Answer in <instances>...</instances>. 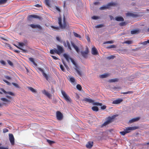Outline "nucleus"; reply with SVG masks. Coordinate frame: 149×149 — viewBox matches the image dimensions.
<instances>
[{"label": "nucleus", "mask_w": 149, "mask_h": 149, "mask_svg": "<svg viewBox=\"0 0 149 149\" xmlns=\"http://www.w3.org/2000/svg\"><path fill=\"white\" fill-rule=\"evenodd\" d=\"M16 46V47H17L18 48V49H21V50H22V51H23V52H25V53H26V52H27V51H27V50H26L24 49H22V48H21V47H18V46Z\"/></svg>", "instance_id": "obj_44"}, {"label": "nucleus", "mask_w": 149, "mask_h": 149, "mask_svg": "<svg viewBox=\"0 0 149 149\" xmlns=\"http://www.w3.org/2000/svg\"><path fill=\"white\" fill-rule=\"evenodd\" d=\"M110 76V74L107 73H105L102 75H99V77L100 78L103 79L108 77Z\"/></svg>", "instance_id": "obj_23"}, {"label": "nucleus", "mask_w": 149, "mask_h": 149, "mask_svg": "<svg viewBox=\"0 0 149 149\" xmlns=\"http://www.w3.org/2000/svg\"><path fill=\"white\" fill-rule=\"evenodd\" d=\"M8 130L6 129H4L3 130V132L4 133H5L6 132H8Z\"/></svg>", "instance_id": "obj_58"}, {"label": "nucleus", "mask_w": 149, "mask_h": 149, "mask_svg": "<svg viewBox=\"0 0 149 149\" xmlns=\"http://www.w3.org/2000/svg\"><path fill=\"white\" fill-rule=\"evenodd\" d=\"M66 43H67V47H68V49H70V50H71L72 48L70 46V43H69V42L68 40H67L66 41Z\"/></svg>", "instance_id": "obj_32"}, {"label": "nucleus", "mask_w": 149, "mask_h": 149, "mask_svg": "<svg viewBox=\"0 0 149 149\" xmlns=\"http://www.w3.org/2000/svg\"><path fill=\"white\" fill-rule=\"evenodd\" d=\"M8 0H0V5L5 3Z\"/></svg>", "instance_id": "obj_37"}, {"label": "nucleus", "mask_w": 149, "mask_h": 149, "mask_svg": "<svg viewBox=\"0 0 149 149\" xmlns=\"http://www.w3.org/2000/svg\"><path fill=\"white\" fill-rule=\"evenodd\" d=\"M115 57V56L114 55H111L107 57V59L110 60L111 59H113Z\"/></svg>", "instance_id": "obj_39"}, {"label": "nucleus", "mask_w": 149, "mask_h": 149, "mask_svg": "<svg viewBox=\"0 0 149 149\" xmlns=\"http://www.w3.org/2000/svg\"><path fill=\"white\" fill-rule=\"evenodd\" d=\"M9 139L12 145H14L15 143V139L12 134H9Z\"/></svg>", "instance_id": "obj_11"}, {"label": "nucleus", "mask_w": 149, "mask_h": 149, "mask_svg": "<svg viewBox=\"0 0 149 149\" xmlns=\"http://www.w3.org/2000/svg\"><path fill=\"white\" fill-rule=\"evenodd\" d=\"M89 51L88 48L86 47L85 51H82L81 52V54L82 56L85 58H87L88 57V55Z\"/></svg>", "instance_id": "obj_6"}, {"label": "nucleus", "mask_w": 149, "mask_h": 149, "mask_svg": "<svg viewBox=\"0 0 149 149\" xmlns=\"http://www.w3.org/2000/svg\"><path fill=\"white\" fill-rule=\"evenodd\" d=\"M113 42H114V41H113L111 40V41H109L105 42L103 43V44H107V43L112 44V43H113Z\"/></svg>", "instance_id": "obj_43"}, {"label": "nucleus", "mask_w": 149, "mask_h": 149, "mask_svg": "<svg viewBox=\"0 0 149 149\" xmlns=\"http://www.w3.org/2000/svg\"><path fill=\"white\" fill-rule=\"evenodd\" d=\"M37 68L42 72L43 76L45 77L47 80H48V77L47 75L45 74L43 70L41 68Z\"/></svg>", "instance_id": "obj_17"}, {"label": "nucleus", "mask_w": 149, "mask_h": 149, "mask_svg": "<svg viewBox=\"0 0 149 149\" xmlns=\"http://www.w3.org/2000/svg\"><path fill=\"white\" fill-rule=\"evenodd\" d=\"M31 18H37L39 19H41L42 18L41 17L36 15H31L28 16V19L29 20H30V19Z\"/></svg>", "instance_id": "obj_21"}, {"label": "nucleus", "mask_w": 149, "mask_h": 149, "mask_svg": "<svg viewBox=\"0 0 149 149\" xmlns=\"http://www.w3.org/2000/svg\"><path fill=\"white\" fill-rule=\"evenodd\" d=\"M0 90L2 91L5 94H8L9 95L13 96H15V94L11 91H8L6 92V91H5L3 88H0Z\"/></svg>", "instance_id": "obj_14"}, {"label": "nucleus", "mask_w": 149, "mask_h": 149, "mask_svg": "<svg viewBox=\"0 0 149 149\" xmlns=\"http://www.w3.org/2000/svg\"><path fill=\"white\" fill-rule=\"evenodd\" d=\"M133 92L132 91H129L127 92H123V93H121V94H127L128 93H133Z\"/></svg>", "instance_id": "obj_48"}, {"label": "nucleus", "mask_w": 149, "mask_h": 149, "mask_svg": "<svg viewBox=\"0 0 149 149\" xmlns=\"http://www.w3.org/2000/svg\"><path fill=\"white\" fill-rule=\"evenodd\" d=\"M61 92L65 100L68 103H71V99L65 92L63 90H61Z\"/></svg>", "instance_id": "obj_4"}, {"label": "nucleus", "mask_w": 149, "mask_h": 149, "mask_svg": "<svg viewBox=\"0 0 149 149\" xmlns=\"http://www.w3.org/2000/svg\"><path fill=\"white\" fill-rule=\"evenodd\" d=\"M92 110L95 111H99V108H98L96 106H93L92 108Z\"/></svg>", "instance_id": "obj_31"}, {"label": "nucleus", "mask_w": 149, "mask_h": 149, "mask_svg": "<svg viewBox=\"0 0 149 149\" xmlns=\"http://www.w3.org/2000/svg\"><path fill=\"white\" fill-rule=\"evenodd\" d=\"M58 50L59 53V55L64 52L65 51L62 47L61 46L59 45H57Z\"/></svg>", "instance_id": "obj_15"}, {"label": "nucleus", "mask_w": 149, "mask_h": 149, "mask_svg": "<svg viewBox=\"0 0 149 149\" xmlns=\"http://www.w3.org/2000/svg\"><path fill=\"white\" fill-rule=\"evenodd\" d=\"M45 3L48 6H50V4L49 3V0H45Z\"/></svg>", "instance_id": "obj_49"}, {"label": "nucleus", "mask_w": 149, "mask_h": 149, "mask_svg": "<svg viewBox=\"0 0 149 149\" xmlns=\"http://www.w3.org/2000/svg\"><path fill=\"white\" fill-rule=\"evenodd\" d=\"M65 20V18L64 15L63 18V22L61 17H60L58 18V23L60 28L62 29H65L67 26Z\"/></svg>", "instance_id": "obj_1"}, {"label": "nucleus", "mask_w": 149, "mask_h": 149, "mask_svg": "<svg viewBox=\"0 0 149 149\" xmlns=\"http://www.w3.org/2000/svg\"><path fill=\"white\" fill-rule=\"evenodd\" d=\"M147 41H145L143 42H141V44H143L144 45H147Z\"/></svg>", "instance_id": "obj_63"}, {"label": "nucleus", "mask_w": 149, "mask_h": 149, "mask_svg": "<svg viewBox=\"0 0 149 149\" xmlns=\"http://www.w3.org/2000/svg\"><path fill=\"white\" fill-rule=\"evenodd\" d=\"M126 24H127L125 22H123L120 23L119 25L120 26H123L125 25H126Z\"/></svg>", "instance_id": "obj_45"}, {"label": "nucleus", "mask_w": 149, "mask_h": 149, "mask_svg": "<svg viewBox=\"0 0 149 149\" xmlns=\"http://www.w3.org/2000/svg\"><path fill=\"white\" fill-rule=\"evenodd\" d=\"M109 8L111 6H117L118 5V4L116 2H111L108 3Z\"/></svg>", "instance_id": "obj_22"}, {"label": "nucleus", "mask_w": 149, "mask_h": 149, "mask_svg": "<svg viewBox=\"0 0 149 149\" xmlns=\"http://www.w3.org/2000/svg\"><path fill=\"white\" fill-rule=\"evenodd\" d=\"M12 84L16 88H20V87L18 84L13 82L12 83Z\"/></svg>", "instance_id": "obj_35"}, {"label": "nucleus", "mask_w": 149, "mask_h": 149, "mask_svg": "<svg viewBox=\"0 0 149 149\" xmlns=\"http://www.w3.org/2000/svg\"><path fill=\"white\" fill-rule=\"evenodd\" d=\"M74 69L76 70V72H77L78 74L79 75L81 76V73L79 70V68H78V67H77V68H74Z\"/></svg>", "instance_id": "obj_33"}, {"label": "nucleus", "mask_w": 149, "mask_h": 149, "mask_svg": "<svg viewBox=\"0 0 149 149\" xmlns=\"http://www.w3.org/2000/svg\"><path fill=\"white\" fill-rule=\"evenodd\" d=\"M86 38L88 42H90V38L89 36H86Z\"/></svg>", "instance_id": "obj_60"}, {"label": "nucleus", "mask_w": 149, "mask_h": 149, "mask_svg": "<svg viewBox=\"0 0 149 149\" xmlns=\"http://www.w3.org/2000/svg\"><path fill=\"white\" fill-rule=\"evenodd\" d=\"M101 106V109L102 110H104V109H105L107 107L105 105H104L102 106V105Z\"/></svg>", "instance_id": "obj_51"}, {"label": "nucleus", "mask_w": 149, "mask_h": 149, "mask_svg": "<svg viewBox=\"0 0 149 149\" xmlns=\"http://www.w3.org/2000/svg\"><path fill=\"white\" fill-rule=\"evenodd\" d=\"M115 117L116 116L114 115L111 117H108L107 118V120L102 125V126H105L111 123L113 121Z\"/></svg>", "instance_id": "obj_3"}, {"label": "nucleus", "mask_w": 149, "mask_h": 149, "mask_svg": "<svg viewBox=\"0 0 149 149\" xmlns=\"http://www.w3.org/2000/svg\"><path fill=\"white\" fill-rule=\"evenodd\" d=\"M4 77L6 79L8 80H10L11 79V78L8 76L5 75L4 76Z\"/></svg>", "instance_id": "obj_53"}, {"label": "nucleus", "mask_w": 149, "mask_h": 149, "mask_svg": "<svg viewBox=\"0 0 149 149\" xmlns=\"http://www.w3.org/2000/svg\"><path fill=\"white\" fill-rule=\"evenodd\" d=\"M118 79L116 78L113 79H109L108 81L110 83L115 82L118 81Z\"/></svg>", "instance_id": "obj_30"}, {"label": "nucleus", "mask_w": 149, "mask_h": 149, "mask_svg": "<svg viewBox=\"0 0 149 149\" xmlns=\"http://www.w3.org/2000/svg\"><path fill=\"white\" fill-rule=\"evenodd\" d=\"M0 63L2 64L5 65L6 64V62L3 60H1L0 61Z\"/></svg>", "instance_id": "obj_54"}, {"label": "nucleus", "mask_w": 149, "mask_h": 149, "mask_svg": "<svg viewBox=\"0 0 149 149\" xmlns=\"http://www.w3.org/2000/svg\"><path fill=\"white\" fill-rule=\"evenodd\" d=\"M83 101L88 102L89 103H92L93 105L95 106H101L102 105V103H100L98 102H95V101L94 100H92L88 98H84L83 99Z\"/></svg>", "instance_id": "obj_2"}, {"label": "nucleus", "mask_w": 149, "mask_h": 149, "mask_svg": "<svg viewBox=\"0 0 149 149\" xmlns=\"http://www.w3.org/2000/svg\"><path fill=\"white\" fill-rule=\"evenodd\" d=\"M1 100L4 102L3 103V104L4 105L10 103L11 102L10 100L5 98H1Z\"/></svg>", "instance_id": "obj_13"}, {"label": "nucleus", "mask_w": 149, "mask_h": 149, "mask_svg": "<svg viewBox=\"0 0 149 149\" xmlns=\"http://www.w3.org/2000/svg\"><path fill=\"white\" fill-rule=\"evenodd\" d=\"M123 101V100L121 99H118L117 100H114L112 103L113 104H118Z\"/></svg>", "instance_id": "obj_20"}, {"label": "nucleus", "mask_w": 149, "mask_h": 149, "mask_svg": "<svg viewBox=\"0 0 149 149\" xmlns=\"http://www.w3.org/2000/svg\"><path fill=\"white\" fill-rule=\"evenodd\" d=\"M60 67L61 69V70L62 71H63V72L65 71V68H64L63 66L62 65H60Z\"/></svg>", "instance_id": "obj_50"}, {"label": "nucleus", "mask_w": 149, "mask_h": 149, "mask_svg": "<svg viewBox=\"0 0 149 149\" xmlns=\"http://www.w3.org/2000/svg\"><path fill=\"white\" fill-rule=\"evenodd\" d=\"M63 56L68 62H69V60H70L72 63L74 65L75 68H77V65L76 62L72 58L70 57L68 54H64Z\"/></svg>", "instance_id": "obj_5"}, {"label": "nucleus", "mask_w": 149, "mask_h": 149, "mask_svg": "<svg viewBox=\"0 0 149 149\" xmlns=\"http://www.w3.org/2000/svg\"><path fill=\"white\" fill-rule=\"evenodd\" d=\"M68 77L69 78V80L72 83V84L75 85L77 83L75 81L74 78L73 77H72L70 76H69Z\"/></svg>", "instance_id": "obj_26"}, {"label": "nucleus", "mask_w": 149, "mask_h": 149, "mask_svg": "<svg viewBox=\"0 0 149 149\" xmlns=\"http://www.w3.org/2000/svg\"><path fill=\"white\" fill-rule=\"evenodd\" d=\"M115 20L117 21H123L124 18L121 16L116 17L115 18Z\"/></svg>", "instance_id": "obj_28"}, {"label": "nucleus", "mask_w": 149, "mask_h": 149, "mask_svg": "<svg viewBox=\"0 0 149 149\" xmlns=\"http://www.w3.org/2000/svg\"><path fill=\"white\" fill-rule=\"evenodd\" d=\"M3 81L5 82L8 85H9V86L10 85H11L10 83V82H8V81H7L6 80H5V79H3Z\"/></svg>", "instance_id": "obj_47"}, {"label": "nucleus", "mask_w": 149, "mask_h": 149, "mask_svg": "<svg viewBox=\"0 0 149 149\" xmlns=\"http://www.w3.org/2000/svg\"><path fill=\"white\" fill-rule=\"evenodd\" d=\"M71 43L72 46L74 48L76 52L78 53L79 52V50L78 47L76 46L74 43L72 42L71 41Z\"/></svg>", "instance_id": "obj_25"}, {"label": "nucleus", "mask_w": 149, "mask_h": 149, "mask_svg": "<svg viewBox=\"0 0 149 149\" xmlns=\"http://www.w3.org/2000/svg\"><path fill=\"white\" fill-rule=\"evenodd\" d=\"M109 6L108 4H107L106 5H104L103 6L100 7V10H104L106 9H109Z\"/></svg>", "instance_id": "obj_27"}, {"label": "nucleus", "mask_w": 149, "mask_h": 149, "mask_svg": "<svg viewBox=\"0 0 149 149\" xmlns=\"http://www.w3.org/2000/svg\"><path fill=\"white\" fill-rule=\"evenodd\" d=\"M77 88L79 91H81L82 87L80 84H77L76 86Z\"/></svg>", "instance_id": "obj_41"}, {"label": "nucleus", "mask_w": 149, "mask_h": 149, "mask_svg": "<svg viewBox=\"0 0 149 149\" xmlns=\"http://www.w3.org/2000/svg\"><path fill=\"white\" fill-rule=\"evenodd\" d=\"M104 24H100L95 26V28H100L102 27H104Z\"/></svg>", "instance_id": "obj_34"}, {"label": "nucleus", "mask_w": 149, "mask_h": 149, "mask_svg": "<svg viewBox=\"0 0 149 149\" xmlns=\"http://www.w3.org/2000/svg\"><path fill=\"white\" fill-rule=\"evenodd\" d=\"M56 117L57 119L58 120H61L63 117V114L60 111H57L56 113Z\"/></svg>", "instance_id": "obj_7"}, {"label": "nucleus", "mask_w": 149, "mask_h": 149, "mask_svg": "<svg viewBox=\"0 0 149 149\" xmlns=\"http://www.w3.org/2000/svg\"><path fill=\"white\" fill-rule=\"evenodd\" d=\"M28 88L30 90L32 93H37L36 90L31 87H28Z\"/></svg>", "instance_id": "obj_29"}, {"label": "nucleus", "mask_w": 149, "mask_h": 149, "mask_svg": "<svg viewBox=\"0 0 149 149\" xmlns=\"http://www.w3.org/2000/svg\"><path fill=\"white\" fill-rule=\"evenodd\" d=\"M132 43V41L131 40H128L125 41L123 43H126L128 44H130Z\"/></svg>", "instance_id": "obj_40"}, {"label": "nucleus", "mask_w": 149, "mask_h": 149, "mask_svg": "<svg viewBox=\"0 0 149 149\" xmlns=\"http://www.w3.org/2000/svg\"><path fill=\"white\" fill-rule=\"evenodd\" d=\"M51 27L56 30H58L59 28L58 27H56L54 26H52Z\"/></svg>", "instance_id": "obj_55"}, {"label": "nucleus", "mask_w": 149, "mask_h": 149, "mask_svg": "<svg viewBox=\"0 0 149 149\" xmlns=\"http://www.w3.org/2000/svg\"><path fill=\"white\" fill-rule=\"evenodd\" d=\"M30 27L33 29H37L41 30H42V28L40 25L39 24H31L29 25Z\"/></svg>", "instance_id": "obj_8"}, {"label": "nucleus", "mask_w": 149, "mask_h": 149, "mask_svg": "<svg viewBox=\"0 0 149 149\" xmlns=\"http://www.w3.org/2000/svg\"><path fill=\"white\" fill-rule=\"evenodd\" d=\"M92 18L93 19H99V17L95 16H93L92 17Z\"/></svg>", "instance_id": "obj_52"}, {"label": "nucleus", "mask_w": 149, "mask_h": 149, "mask_svg": "<svg viewBox=\"0 0 149 149\" xmlns=\"http://www.w3.org/2000/svg\"><path fill=\"white\" fill-rule=\"evenodd\" d=\"M56 40L60 42H62V41L61 40V38H59L58 37H56Z\"/></svg>", "instance_id": "obj_57"}, {"label": "nucleus", "mask_w": 149, "mask_h": 149, "mask_svg": "<svg viewBox=\"0 0 149 149\" xmlns=\"http://www.w3.org/2000/svg\"><path fill=\"white\" fill-rule=\"evenodd\" d=\"M42 93L47 96L49 98L51 99L52 96V95L45 90L42 91Z\"/></svg>", "instance_id": "obj_12"}, {"label": "nucleus", "mask_w": 149, "mask_h": 149, "mask_svg": "<svg viewBox=\"0 0 149 149\" xmlns=\"http://www.w3.org/2000/svg\"><path fill=\"white\" fill-rule=\"evenodd\" d=\"M138 128L136 127H127L126 128V130H125L126 132L127 133H130L131 132V131L135 130L137 129Z\"/></svg>", "instance_id": "obj_10"}, {"label": "nucleus", "mask_w": 149, "mask_h": 149, "mask_svg": "<svg viewBox=\"0 0 149 149\" xmlns=\"http://www.w3.org/2000/svg\"><path fill=\"white\" fill-rule=\"evenodd\" d=\"M6 97H7V98H8V99H11L12 98V97L11 96H9V95H6Z\"/></svg>", "instance_id": "obj_64"}, {"label": "nucleus", "mask_w": 149, "mask_h": 149, "mask_svg": "<svg viewBox=\"0 0 149 149\" xmlns=\"http://www.w3.org/2000/svg\"><path fill=\"white\" fill-rule=\"evenodd\" d=\"M73 34L74 36L76 37H78L79 38H81V36L80 35L78 34L77 33L75 32H74Z\"/></svg>", "instance_id": "obj_38"}, {"label": "nucleus", "mask_w": 149, "mask_h": 149, "mask_svg": "<svg viewBox=\"0 0 149 149\" xmlns=\"http://www.w3.org/2000/svg\"><path fill=\"white\" fill-rule=\"evenodd\" d=\"M63 42V45L65 47H67V43H66V42H65V41H64Z\"/></svg>", "instance_id": "obj_61"}, {"label": "nucleus", "mask_w": 149, "mask_h": 149, "mask_svg": "<svg viewBox=\"0 0 149 149\" xmlns=\"http://www.w3.org/2000/svg\"><path fill=\"white\" fill-rule=\"evenodd\" d=\"M47 141L50 145H51L53 143H54L55 142L54 141H52L49 139H47Z\"/></svg>", "instance_id": "obj_42"}, {"label": "nucleus", "mask_w": 149, "mask_h": 149, "mask_svg": "<svg viewBox=\"0 0 149 149\" xmlns=\"http://www.w3.org/2000/svg\"><path fill=\"white\" fill-rule=\"evenodd\" d=\"M8 61V63L10 65L12 66L13 65V63L11 61H10L8 60V61Z\"/></svg>", "instance_id": "obj_59"}, {"label": "nucleus", "mask_w": 149, "mask_h": 149, "mask_svg": "<svg viewBox=\"0 0 149 149\" xmlns=\"http://www.w3.org/2000/svg\"><path fill=\"white\" fill-rule=\"evenodd\" d=\"M116 48V46L115 45H111L107 47V49L115 48Z\"/></svg>", "instance_id": "obj_36"}, {"label": "nucleus", "mask_w": 149, "mask_h": 149, "mask_svg": "<svg viewBox=\"0 0 149 149\" xmlns=\"http://www.w3.org/2000/svg\"><path fill=\"white\" fill-rule=\"evenodd\" d=\"M141 30L139 29H134L131 31V33L132 34H136L139 33Z\"/></svg>", "instance_id": "obj_16"}, {"label": "nucleus", "mask_w": 149, "mask_h": 149, "mask_svg": "<svg viewBox=\"0 0 149 149\" xmlns=\"http://www.w3.org/2000/svg\"><path fill=\"white\" fill-rule=\"evenodd\" d=\"M93 141H89L86 144V146L87 148L90 149L93 146Z\"/></svg>", "instance_id": "obj_19"}, {"label": "nucleus", "mask_w": 149, "mask_h": 149, "mask_svg": "<svg viewBox=\"0 0 149 149\" xmlns=\"http://www.w3.org/2000/svg\"><path fill=\"white\" fill-rule=\"evenodd\" d=\"M25 44L23 43H21L19 42V46H23Z\"/></svg>", "instance_id": "obj_56"}, {"label": "nucleus", "mask_w": 149, "mask_h": 149, "mask_svg": "<svg viewBox=\"0 0 149 149\" xmlns=\"http://www.w3.org/2000/svg\"><path fill=\"white\" fill-rule=\"evenodd\" d=\"M140 119V118L137 117L135 118H133L130 120L129 122V123H132L135 122H136L139 120Z\"/></svg>", "instance_id": "obj_24"}, {"label": "nucleus", "mask_w": 149, "mask_h": 149, "mask_svg": "<svg viewBox=\"0 0 149 149\" xmlns=\"http://www.w3.org/2000/svg\"><path fill=\"white\" fill-rule=\"evenodd\" d=\"M29 60L31 61L32 62V63L34 62V59H33V58H29Z\"/></svg>", "instance_id": "obj_62"}, {"label": "nucleus", "mask_w": 149, "mask_h": 149, "mask_svg": "<svg viewBox=\"0 0 149 149\" xmlns=\"http://www.w3.org/2000/svg\"><path fill=\"white\" fill-rule=\"evenodd\" d=\"M91 53L93 55H96L98 54V53L96 48L95 47H93L91 50Z\"/></svg>", "instance_id": "obj_18"}, {"label": "nucleus", "mask_w": 149, "mask_h": 149, "mask_svg": "<svg viewBox=\"0 0 149 149\" xmlns=\"http://www.w3.org/2000/svg\"><path fill=\"white\" fill-rule=\"evenodd\" d=\"M127 13L126 14V15L127 16L132 17H137L139 16V15L136 14V13Z\"/></svg>", "instance_id": "obj_9"}, {"label": "nucleus", "mask_w": 149, "mask_h": 149, "mask_svg": "<svg viewBox=\"0 0 149 149\" xmlns=\"http://www.w3.org/2000/svg\"><path fill=\"white\" fill-rule=\"evenodd\" d=\"M126 132L125 130H124V131L120 132V133L122 135H125L126 134H127V133H126Z\"/></svg>", "instance_id": "obj_46"}]
</instances>
